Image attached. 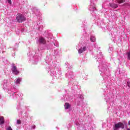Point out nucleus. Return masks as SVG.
Segmentation results:
<instances>
[{
  "label": "nucleus",
  "mask_w": 130,
  "mask_h": 130,
  "mask_svg": "<svg viewBox=\"0 0 130 130\" xmlns=\"http://www.w3.org/2000/svg\"><path fill=\"white\" fill-rule=\"evenodd\" d=\"M124 125H126V126L127 125L126 123L123 124V123L121 122H118V123H116V124H115V125L113 127V129L117 130V129H118V128H120L123 129V128H124Z\"/></svg>",
  "instance_id": "nucleus-1"
},
{
  "label": "nucleus",
  "mask_w": 130,
  "mask_h": 130,
  "mask_svg": "<svg viewBox=\"0 0 130 130\" xmlns=\"http://www.w3.org/2000/svg\"><path fill=\"white\" fill-rule=\"evenodd\" d=\"M16 20L18 23H22V22L26 21V18L23 15L18 14L16 17Z\"/></svg>",
  "instance_id": "nucleus-2"
},
{
  "label": "nucleus",
  "mask_w": 130,
  "mask_h": 130,
  "mask_svg": "<svg viewBox=\"0 0 130 130\" xmlns=\"http://www.w3.org/2000/svg\"><path fill=\"white\" fill-rule=\"evenodd\" d=\"M12 72L14 75H15L16 76L18 75L19 74H20V71L18 70V68L16 66L15 64H14L11 68Z\"/></svg>",
  "instance_id": "nucleus-3"
},
{
  "label": "nucleus",
  "mask_w": 130,
  "mask_h": 130,
  "mask_svg": "<svg viewBox=\"0 0 130 130\" xmlns=\"http://www.w3.org/2000/svg\"><path fill=\"white\" fill-rule=\"evenodd\" d=\"M39 42L40 44H46V40L44 38H40L39 39Z\"/></svg>",
  "instance_id": "nucleus-4"
},
{
  "label": "nucleus",
  "mask_w": 130,
  "mask_h": 130,
  "mask_svg": "<svg viewBox=\"0 0 130 130\" xmlns=\"http://www.w3.org/2000/svg\"><path fill=\"white\" fill-rule=\"evenodd\" d=\"M86 50H87V48L86 47H84L83 48H81L79 49L78 53H83V52H84V51H86Z\"/></svg>",
  "instance_id": "nucleus-5"
},
{
  "label": "nucleus",
  "mask_w": 130,
  "mask_h": 130,
  "mask_svg": "<svg viewBox=\"0 0 130 130\" xmlns=\"http://www.w3.org/2000/svg\"><path fill=\"white\" fill-rule=\"evenodd\" d=\"M5 123V118L3 116L0 117V124H4Z\"/></svg>",
  "instance_id": "nucleus-6"
},
{
  "label": "nucleus",
  "mask_w": 130,
  "mask_h": 130,
  "mask_svg": "<svg viewBox=\"0 0 130 130\" xmlns=\"http://www.w3.org/2000/svg\"><path fill=\"white\" fill-rule=\"evenodd\" d=\"M110 6L113 9H116V8H117V7H118V6H117V4H113V3L110 4Z\"/></svg>",
  "instance_id": "nucleus-7"
},
{
  "label": "nucleus",
  "mask_w": 130,
  "mask_h": 130,
  "mask_svg": "<svg viewBox=\"0 0 130 130\" xmlns=\"http://www.w3.org/2000/svg\"><path fill=\"white\" fill-rule=\"evenodd\" d=\"M71 107V105L68 103H66L64 105L65 109H69Z\"/></svg>",
  "instance_id": "nucleus-8"
},
{
  "label": "nucleus",
  "mask_w": 130,
  "mask_h": 130,
  "mask_svg": "<svg viewBox=\"0 0 130 130\" xmlns=\"http://www.w3.org/2000/svg\"><path fill=\"white\" fill-rule=\"evenodd\" d=\"M21 82V78H17L16 79V80L15 81L16 84H20V82Z\"/></svg>",
  "instance_id": "nucleus-9"
},
{
  "label": "nucleus",
  "mask_w": 130,
  "mask_h": 130,
  "mask_svg": "<svg viewBox=\"0 0 130 130\" xmlns=\"http://www.w3.org/2000/svg\"><path fill=\"white\" fill-rule=\"evenodd\" d=\"M90 40L91 42H95V41H96V38L94 37H91Z\"/></svg>",
  "instance_id": "nucleus-10"
},
{
  "label": "nucleus",
  "mask_w": 130,
  "mask_h": 130,
  "mask_svg": "<svg viewBox=\"0 0 130 130\" xmlns=\"http://www.w3.org/2000/svg\"><path fill=\"white\" fill-rule=\"evenodd\" d=\"M124 2H125V0H117L118 4H122V3H124Z\"/></svg>",
  "instance_id": "nucleus-11"
},
{
  "label": "nucleus",
  "mask_w": 130,
  "mask_h": 130,
  "mask_svg": "<svg viewBox=\"0 0 130 130\" xmlns=\"http://www.w3.org/2000/svg\"><path fill=\"white\" fill-rule=\"evenodd\" d=\"M127 59L130 60V51L127 53Z\"/></svg>",
  "instance_id": "nucleus-12"
},
{
  "label": "nucleus",
  "mask_w": 130,
  "mask_h": 130,
  "mask_svg": "<svg viewBox=\"0 0 130 130\" xmlns=\"http://www.w3.org/2000/svg\"><path fill=\"white\" fill-rule=\"evenodd\" d=\"M17 124H21V123H22V122L21 121V120H17Z\"/></svg>",
  "instance_id": "nucleus-13"
},
{
  "label": "nucleus",
  "mask_w": 130,
  "mask_h": 130,
  "mask_svg": "<svg viewBox=\"0 0 130 130\" xmlns=\"http://www.w3.org/2000/svg\"><path fill=\"white\" fill-rule=\"evenodd\" d=\"M8 4H10L11 5L12 4V0H7Z\"/></svg>",
  "instance_id": "nucleus-14"
},
{
  "label": "nucleus",
  "mask_w": 130,
  "mask_h": 130,
  "mask_svg": "<svg viewBox=\"0 0 130 130\" xmlns=\"http://www.w3.org/2000/svg\"><path fill=\"white\" fill-rule=\"evenodd\" d=\"M7 130H13V129H12V127H11V126H9L7 128Z\"/></svg>",
  "instance_id": "nucleus-15"
},
{
  "label": "nucleus",
  "mask_w": 130,
  "mask_h": 130,
  "mask_svg": "<svg viewBox=\"0 0 130 130\" xmlns=\"http://www.w3.org/2000/svg\"><path fill=\"white\" fill-rule=\"evenodd\" d=\"M127 86L130 88V82H127Z\"/></svg>",
  "instance_id": "nucleus-16"
},
{
  "label": "nucleus",
  "mask_w": 130,
  "mask_h": 130,
  "mask_svg": "<svg viewBox=\"0 0 130 130\" xmlns=\"http://www.w3.org/2000/svg\"><path fill=\"white\" fill-rule=\"evenodd\" d=\"M127 130H130V129H129V128H127Z\"/></svg>",
  "instance_id": "nucleus-17"
}]
</instances>
